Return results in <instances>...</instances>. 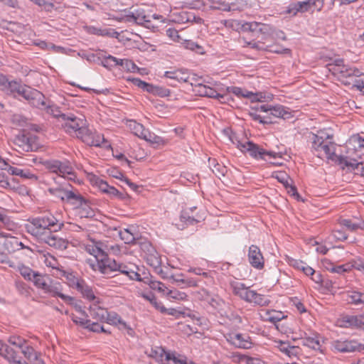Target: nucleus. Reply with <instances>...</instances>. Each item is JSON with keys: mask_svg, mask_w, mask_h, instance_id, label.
<instances>
[{"mask_svg": "<svg viewBox=\"0 0 364 364\" xmlns=\"http://www.w3.org/2000/svg\"><path fill=\"white\" fill-rule=\"evenodd\" d=\"M98 245L96 241L93 240L92 244L87 245L85 246V250L93 255L95 257V262L90 263V266L94 271H99L100 273L102 272L103 266L105 267L108 260H105V255H102L97 248Z\"/></svg>", "mask_w": 364, "mask_h": 364, "instance_id": "2eb2a0df", "label": "nucleus"}, {"mask_svg": "<svg viewBox=\"0 0 364 364\" xmlns=\"http://www.w3.org/2000/svg\"><path fill=\"white\" fill-rule=\"evenodd\" d=\"M269 43H267V48L265 51H269L274 53L277 54H290L291 50L289 48H284L280 46L274 45L271 43L272 42H269Z\"/></svg>", "mask_w": 364, "mask_h": 364, "instance_id": "4d7b16f0", "label": "nucleus"}, {"mask_svg": "<svg viewBox=\"0 0 364 364\" xmlns=\"http://www.w3.org/2000/svg\"><path fill=\"white\" fill-rule=\"evenodd\" d=\"M120 238L126 244H133L135 242L136 237L131 232L130 229H124L119 232Z\"/></svg>", "mask_w": 364, "mask_h": 364, "instance_id": "13d9d810", "label": "nucleus"}, {"mask_svg": "<svg viewBox=\"0 0 364 364\" xmlns=\"http://www.w3.org/2000/svg\"><path fill=\"white\" fill-rule=\"evenodd\" d=\"M44 165L48 171L58 175V177L54 178L55 181H61L65 178L72 181L75 178L74 169L68 160H49L46 161Z\"/></svg>", "mask_w": 364, "mask_h": 364, "instance_id": "423d86ee", "label": "nucleus"}, {"mask_svg": "<svg viewBox=\"0 0 364 364\" xmlns=\"http://www.w3.org/2000/svg\"><path fill=\"white\" fill-rule=\"evenodd\" d=\"M269 116H270L272 119L273 117L282 118L284 119H290L292 117L290 109L280 105L271 106Z\"/></svg>", "mask_w": 364, "mask_h": 364, "instance_id": "7c9ffc66", "label": "nucleus"}, {"mask_svg": "<svg viewBox=\"0 0 364 364\" xmlns=\"http://www.w3.org/2000/svg\"><path fill=\"white\" fill-rule=\"evenodd\" d=\"M187 358L175 351H168L164 364H186Z\"/></svg>", "mask_w": 364, "mask_h": 364, "instance_id": "e433bc0d", "label": "nucleus"}, {"mask_svg": "<svg viewBox=\"0 0 364 364\" xmlns=\"http://www.w3.org/2000/svg\"><path fill=\"white\" fill-rule=\"evenodd\" d=\"M1 91L7 94L23 97L31 105H38L42 99V92L26 85H21L16 81H9L1 75Z\"/></svg>", "mask_w": 364, "mask_h": 364, "instance_id": "20e7f679", "label": "nucleus"}, {"mask_svg": "<svg viewBox=\"0 0 364 364\" xmlns=\"http://www.w3.org/2000/svg\"><path fill=\"white\" fill-rule=\"evenodd\" d=\"M310 0H306L304 1H297L292 3L289 5L284 14H291L295 16L297 13H304L311 10Z\"/></svg>", "mask_w": 364, "mask_h": 364, "instance_id": "bb28decb", "label": "nucleus"}, {"mask_svg": "<svg viewBox=\"0 0 364 364\" xmlns=\"http://www.w3.org/2000/svg\"><path fill=\"white\" fill-rule=\"evenodd\" d=\"M343 296L348 304L354 305L364 304V293L350 291L345 293Z\"/></svg>", "mask_w": 364, "mask_h": 364, "instance_id": "f704fd0d", "label": "nucleus"}, {"mask_svg": "<svg viewBox=\"0 0 364 364\" xmlns=\"http://www.w3.org/2000/svg\"><path fill=\"white\" fill-rule=\"evenodd\" d=\"M17 268L21 274V275L26 280L31 281L33 279L35 275L37 274V272H34L32 269L28 267H26L23 264H18Z\"/></svg>", "mask_w": 364, "mask_h": 364, "instance_id": "09e8293b", "label": "nucleus"}, {"mask_svg": "<svg viewBox=\"0 0 364 364\" xmlns=\"http://www.w3.org/2000/svg\"><path fill=\"white\" fill-rule=\"evenodd\" d=\"M166 295L168 299H174L178 301H184L187 299L188 295L183 291L177 289L167 290Z\"/></svg>", "mask_w": 364, "mask_h": 364, "instance_id": "6e6d98bb", "label": "nucleus"}, {"mask_svg": "<svg viewBox=\"0 0 364 364\" xmlns=\"http://www.w3.org/2000/svg\"><path fill=\"white\" fill-rule=\"evenodd\" d=\"M232 358H234L235 361L243 363L245 364H265L260 359L249 357L247 355L240 353H234L232 355Z\"/></svg>", "mask_w": 364, "mask_h": 364, "instance_id": "c03bdc74", "label": "nucleus"}, {"mask_svg": "<svg viewBox=\"0 0 364 364\" xmlns=\"http://www.w3.org/2000/svg\"><path fill=\"white\" fill-rule=\"evenodd\" d=\"M331 349L333 352L342 353L360 352L364 350V345L355 340L338 339L331 343Z\"/></svg>", "mask_w": 364, "mask_h": 364, "instance_id": "f8f14e48", "label": "nucleus"}, {"mask_svg": "<svg viewBox=\"0 0 364 364\" xmlns=\"http://www.w3.org/2000/svg\"><path fill=\"white\" fill-rule=\"evenodd\" d=\"M1 188L15 191L19 187L18 182L13 177L18 176L23 179L32 182L38 181V177L27 168H20L13 166L7 161L1 159Z\"/></svg>", "mask_w": 364, "mask_h": 364, "instance_id": "f03ea898", "label": "nucleus"}, {"mask_svg": "<svg viewBox=\"0 0 364 364\" xmlns=\"http://www.w3.org/2000/svg\"><path fill=\"white\" fill-rule=\"evenodd\" d=\"M209 164L210 167L213 166L211 168L212 171L218 178L220 176H224L226 174L228 171L227 168L225 166L218 164L215 159H209Z\"/></svg>", "mask_w": 364, "mask_h": 364, "instance_id": "de8ad7c7", "label": "nucleus"}, {"mask_svg": "<svg viewBox=\"0 0 364 364\" xmlns=\"http://www.w3.org/2000/svg\"><path fill=\"white\" fill-rule=\"evenodd\" d=\"M21 350L24 356L31 362L38 355L31 346H26L25 348L23 346Z\"/></svg>", "mask_w": 364, "mask_h": 364, "instance_id": "774afa93", "label": "nucleus"}, {"mask_svg": "<svg viewBox=\"0 0 364 364\" xmlns=\"http://www.w3.org/2000/svg\"><path fill=\"white\" fill-rule=\"evenodd\" d=\"M257 38H259L258 41H245L246 46L250 47L252 48H254L257 50H264L267 48V39H262V36H257Z\"/></svg>", "mask_w": 364, "mask_h": 364, "instance_id": "49530a36", "label": "nucleus"}, {"mask_svg": "<svg viewBox=\"0 0 364 364\" xmlns=\"http://www.w3.org/2000/svg\"><path fill=\"white\" fill-rule=\"evenodd\" d=\"M77 138L89 146H110L109 143L105 139L103 135L92 132L86 126L79 132Z\"/></svg>", "mask_w": 364, "mask_h": 364, "instance_id": "9b49d317", "label": "nucleus"}, {"mask_svg": "<svg viewBox=\"0 0 364 364\" xmlns=\"http://www.w3.org/2000/svg\"><path fill=\"white\" fill-rule=\"evenodd\" d=\"M328 70L340 80L352 78L353 77H360L363 73L355 67H351L344 63L343 58H336L333 60L327 65Z\"/></svg>", "mask_w": 364, "mask_h": 364, "instance_id": "39448f33", "label": "nucleus"}, {"mask_svg": "<svg viewBox=\"0 0 364 364\" xmlns=\"http://www.w3.org/2000/svg\"><path fill=\"white\" fill-rule=\"evenodd\" d=\"M274 38L282 39L285 41L287 39L285 33L282 31H277L272 27V33L269 35H266L265 38L262 37V39H267V42H272Z\"/></svg>", "mask_w": 364, "mask_h": 364, "instance_id": "052dcab7", "label": "nucleus"}, {"mask_svg": "<svg viewBox=\"0 0 364 364\" xmlns=\"http://www.w3.org/2000/svg\"><path fill=\"white\" fill-rule=\"evenodd\" d=\"M248 260L250 264L257 269H262L264 266V259L260 249L252 245L248 250Z\"/></svg>", "mask_w": 364, "mask_h": 364, "instance_id": "4be33fe9", "label": "nucleus"}, {"mask_svg": "<svg viewBox=\"0 0 364 364\" xmlns=\"http://www.w3.org/2000/svg\"><path fill=\"white\" fill-rule=\"evenodd\" d=\"M341 226L345 228L346 230L350 232H355L358 229H363L362 223H355L350 219L341 218L338 221Z\"/></svg>", "mask_w": 364, "mask_h": 364, "instance_id": "a18cd8bd", "label": "nucleus"}, {"mask_svg": "<svg viewBox=\"0 0 364 364\" xmlns=\"http://www.w3.org/2000/svg\"><path fill=\"white\" fill-rule=\"evenodd\" d=\"M6 218L1 214V255L6 253H12L17 250H20L22 245L21 242L18 239L12 235L11 233H7L3 230L5 225Z\"/></svg>", "mask_w": 364, "mask_h": 364, "instance_id": "9d476101", "label": "nucleus"}, {"mask_svg": "<svg viewBox=\"0 0 364 364\" xmlns=\"http://www.w3.org/2000/svg\"><path fill=\"white\" fill-rule=\"evenodd\" d=\"M105 322L111 325H119V328H127V323L122 319V318L115 312H109L107 311V316L105 318Z\"/></svg>", "mask_w": 364, "mask_h": 364, "instance_id": "ea45409f", "label": "nucleus"}, {"mask_svg": "<svg viewBox=\"0 0 364 364\" xmlns=\"http://www.w3.org/2000/svg\"><path fill=\"white\" fill-rule=\"evenodd\" d=\"M63 226V224L55 217L48 214L29 220L26 228L29 234L38 239L51 230H60Z\"/></svg>", "mask_w": 364, "mask_h": 364, "instance_id": "7ed1b4c3", "label": "nucleus"}, {"mask_svg": "<svg viewBox=\"0 0 364 364\" xmlns=\"http://www.w3.org/2000/svg\"><path fill=\"white\" fill-rule=\"evenodd\" d=\"M237 147L244 153H248L250 156L257 159H264V149L252 141L242 143L240 141L237 143Z\"/></svg>", "mask_w": 364, "mask_h": 364, "instance_id": "a211bd4d", "label": "nucleus"}, {"mask_svg": "<svg viewBox=\"0 0 364 364\" xmlns=\"http://www.w3.org/2000/svg\"><path fill=\"white\" fill-rule=\"evenodd\" d=\"M49 281L50 279L48 277L43 276L38 272L35 275L32 280L33 284L38 289H42L45 293L48 288Z\"/></svg>", "mask_w": 364, "mask_h": 364, "instance_id": "79ce46f5", "label": "nucleus"}, {"mask_svg": "<svg viewBox=\"0 0 364 364\" xmlns=\"http://www.w3.org/2000/svg\"><path fill=\"white\" fill-rule=\"evenodd\" d=\"M124 21L129 23H134L138 25H144L149 22V17L146 15L144 9L138 8L129 11L124 17Z\"/></svg>", "mask_w": 364, "mask_h": 364, "instance_id": "b1692460", "label": "nucleus"}, {"mask_svg": "<svg viewBox=\"0 0 364 364\" xmlns=\"http://www.w3.org/2000/svg\"><path fill=\"white\" fill-rule=\"evenodd\" d=\"M56 277H65L69 286L75 289L78 288V284H81L84 281L82 279L76 277L73 272H67L64 269L60 270V274H56Z\"/></svg>", "mask_w": 364, "mask_h": 364, "instance_id": "473e14b6", "label": "nucleus"}, {"mask_svg": "<svg viewBox=\"0 0 364 364\" xmlns=\"http://www.w3.org/2000/svg\"><path fill=\"white\" fill-rule=\"evenodd\" d=\"M79 215L81 218H92L94 216L93 210L87 204V201H85V204L81 205L79 208Z\"/></svg>", "mask_w": 364, "mask_h": 364, "instance_id": "680f3d73", "label": "nucleus"}, {"mask_svg": "<svg viewBox=\"0 0 364 364\" xmlns=\"http://www.w3.org/2000/svg\"><path fill=\"white\" fill-rule=\"evenodd\" d=\"M322 337L317 333H312L310 335L305 333V336L301 338V344L314 350L322 352Z\"/></svg>", "mask_w": 364, "mask_h": 364, "instance_id": "5701e85b", "label": "nucleus"}, {"mask_svg": "<svg viewBox=\"0 0 364 364\" xmlns=\"http://www.w3.org/2000/svg\"><path fill=\"white\" fill-rule=\"evenodd\" d=\"M185 47L186 48L191 50L192 51H194L195 53L198 54H203L204 53V49L203 48L198 44L196 42H193L192 41H187L185 43Z\"/></svg>", "mask_w": 364, "mask_h": 364, "instance_id": "338daca9", "label": "nucleus"}, {"mask_svg": "<svg viewBox=\"0 0 364 364\" xmlns=\"http://www.w3.org/2000/svg\"><path fill=\"white\" fill-rule=\"evenodd\" d=\"M242 29L244 31H250L263 38L272 33L271 26L256 21L245 22L242 24Z\"/></svg>", "mask_w": 364, "mask_h": 364, "instance_id": "dca6fc26", "label": "nucleus"}, {"mask_svg": "<svg viewBox=\"0 0 364 364\" xmlns=\"http://www.w3.org/2000/svg\"><path fill=\"white\" fill-rule=\"evenodd\" d=\"M205 97L217 99L220 102H225L226 100H229L230 98L228 94H220L215 90L210 87L206 89Z\"/></svg>", "mask_w": 364, "mask_h": 364, "instance_id": "8fccbe9b", "label": "nucleus"}, {"mask_svg": "<svg viewBox=\"0 0 364 364\" xmlns=\"http://www.w3.org/2000/svg\"><path fill=\"white\" fill-rule=\"evenodd\" d=\"M277 343L279 350L289 357L296 356L299 353V347L291 346L289 342L279 341Z\"/></svg>", "mask_w": 364, "mask_h": 364, "instance_id": "4c0bfd02", "label": "nucleus"}, {"mask_svg": "<svg viewBox=\"0 0 364 364\" xmlns=\"http://www.w3.org/2000/svg\"><path fill=\"white\" fill-rule=\"evenodd\" d=\"M230 287L235 296H239L241 299L246 301L247 299H248L249 293L251 291L250 287H247L245 284L238 282H231Z\"/></svg>", "mask_w": 364, "mask_h": 364, "instance_id": "c756f323", "label": "nucleus"}, {"mask_svg": "<svg viewBox=\"0 0 364 364\" xmlns=\"http://www.w3.org/2000/svg\"><path fill=\"white\" fill-rule=\"evenodd\" d=\"M55 182L59 185L57 187H50L48 189V191L51 194L55 196L56 198H60L61 200H65V193L68 189L65 186L64 183L60 181H55Z\"/></svg>", "mask_w": 364, "mask_h": 364, "instance_id": "58836bf2", "label": "nucleus"}, {"mask_svg": "<svg viewBox=\"0 0 364 364\" xmlns=\"http://www.w3.org/2000/svg\"><path fill=\"white\" fill-rule=\"evenodd\" d=\"M61 285L59 282H54L50 279V281H49L48 288H47L46 293L50 294L53 296L60 297L64 301L73 304L75 299L61 293Z\"/></svg>", "mask_w": 364, "mask_h": 364, "instance_id": "393cba45", "label": "nucleus"}, {"mask_svg": "<svg viewBox=\"0 0 364 364\" xmlns=\"http://www.w3.org/2000/svg\"><path fill=\"white\" fill-rule=\"evenodd\" d=\"M38 105H33L40 109L46 110V112L53 117L56 118L59 122H62L63 119L65 117V113H63L60 107L55 105L50 104V102H47L45 96L42 93V99L39 100Z\"/></svg>", "mask_w": 364, "mask_h": 364, "instance_id": "f3484780", "label": "nucleus"}, {"mask_svg": "<svg viewBox=\"0 0 364 364\" xmlns=\"http://www.w3.org/2000/svg\"><path fill=\"white\" fill-rule=\"evenodd\" d=\"M265 314L266 320L273 323H276L277 322L280 321L285 317L282 311H277L274 310L267 311H266Z\"/></svg>", "mask_w": 364, "mask_h": 364, "instance_id": "5fc2aeb1", "label": "nucleus"}, {"mask_svg": "<svg viewBox=\"0 0 364 364\" xmlns=\"http://www.w3.org/2000/svg\"><path fill=\"white\" fill-rule=\"evenodd\" d=\"M102 272L101 274L107 276L108 277H115L117 274H111L119 272L120 274H124L130 280L141 281V276L136 271L129 268L123 263H117L114 259L108 260L105 267L103 266Z\"/></svg>", "mask_w": 364, "mask_h": 364, "instance_id": "6e6552de", "label": "nucleus"}, {"mask_svg": "<svg viewBox=\"0 0 364 364\" xmlns=\"http://www.w3.org/2000/svg\"><path fill=\"white\" fill-rule=\"evenodd\" d=\"M65 200L72 203L78 208L81 205L85 204L86 200L78 192L68 190L65 193Z\"/></svg>", "mask_w": 364, "mask_h": 364, "instance_id": "c9c22d12", "label": "nucleus"}, {"mask_svg": "<svg viewBox=\"0 0 364 364\" xmlns=\"http://www.w3.org/2000/svg\"><path fill=\"white\" fill-rule=\"evenodd\" d=\"M77 290L82 294V297L92 303H101V299L95 296V292L91 287H90L85 280L81 284H78Z\"/></svg>", "mask_w": 364, "mask_h": 364, "instance_id": "cd10ccee", "label": "nucleus"}, {"mask_svg": "<svg viewBox=\"0 0 364 364\" xmlns=\"http://www.w3.org/2000/svg\"><path fill=\"white\" fill-rule=\"evenodd\" d=\"M129 127L132 132L138 137L148 141H152L153 136L151 133L148 129H145L141 124L132 120L129 122Z\"/></svg>", "mask_w": 364, "mask_h": 364, "instance_id": "a878e982", "label": "nucleus"}, {"mask_svg": "<svg viewBox=\"0 0 364 364\" xmlns=\"http://www.w3.org/2000/svg\"><path fill=\"white\" fill-rule=\"evenodd\" d=\"M227 90L229 93H233L235 95L240 97L251 98L255 95L252 92L243 90L242 88L235 86L228 87Z\"/></svg>", "mask_w": 364, "mask_h": 364, "instance_id": "603ef678", "label": "nucleus"}, {"mask_svg": "<svg viewBox=\"0 0 364 364\" xmlns=\"http://www.w3.org/2000/svg\"><path fill=\"white\" fill-rule=\"evenodd\" d=\"M326 263L331 266V272L338 274H343L346 272H348L350 270V264H345L342 265L335 266L334 264L331 262L330 261H327Z\"/></svg>", "mask_w": 364, "mask_h": 364, "instance_id": "69168bd1", "label": "nucleus"}, {"mask_svg": "<svg viewBox=\"0 0 364 364\" xmlns=\"http://www.w3.org/2000/svg\"><path fill=\"white\" fill-rule=\"evenodd\" d=\"M341 326L364 329V321L361 316H345L341 319Z\"/></svg>", "mask_w": 364, "mask_h": 364, "instance_id": "c85d7f7f", "label": "nucleus"}, {"mask_svg": "<svg viewBox=\"0 0 364 364\" xmlns=\"http://www.w3.org/2000/svg\"><path fill=\"white\" fill-rule=\"evenodd\" d=\"M53 230L45 234L38 240L57 250H65L68 247V242L53 233Z\"/></svg>", "mask_w": 364, "mask_h": 364, "instance_id": "aec40b11", "label": "nucleus"}, {"mask_svg": "<svg viewBox=\"0 0 364 364\" xmlns=\"http://www.w3.org/2000/svg\"><path fill=\"white\" fill-rule=\"evenodd\" d=\"M307 141L311 151L318 158H326L335 162L343 169L355 171L358 165V159L348 156L337 155L336 154V144L333 141V135L328 130L321 129L317 133L310 132Z\"/></svg>", "mask_w": 364, "mask_h": 364, "instance_id": "f257e3e1", "label": "nucleus"}, {"mask_svg": "<svg viewBox=\"0 0 364 364\" xmlns=\"http://www.w3.org/2000/svg\"><path fill=\"white\" fill-rule=\"evenodd\" d=\"M142 90L149 93L159 95H166L169 92V91L166 89H164L162 87L153 85L148 82L145 83V85L144 86Z\"/></svg>", "mask_w": 364, "mask_h": 364, "instance_id": "3c124183", "label": "nucleus"}, {"mask_svg": "<svg viewBox=\"0 0 364 364\" xmlns=\"http://www.w3.org/2000/svg\"><path fill=\"white\" fill-rule=\"evenodd\" d=\"M141 248L144 252V258L147 264L157 271L161 267V259L156 249L149 242L142 243Z\"/></svg>", "mask_w": 364, "mask_h": 364, "instance_id": "4468645a", "label": "nucleus"}, {"mask_svg": "<svg viewBox=\"0 0 364 364\" xmlns=\"http://www.w3.org/2000/svg\"><path fill=\"white\" fill-rule=\"evenodd\" d=\"M168 351H166L164 348L159 346H155L151 348V350L149 353L150 357L154 358L156 361L159 362L161 364H164V360L166 358V355H167Z\"/></svg>", "mask_w": 364, "mask_h": 364, "instance_id": "37998d69", "label": "nucleus"}, {"mask_svg": "<svg viewBox=\"0 0 364 364\" xmlns=\"http://www.w3.org/2000/svg\"><path fill=\"white\" fill-rule=\"evenodd\" d=\"M98 245V249L100 250V254L105 255V260H111L108 257L109 255V249L110 245V242L107 240H103V241H96Z\"/></svg>", "mask_w": 364, "mask_h": 364, "instance_id": "e2e57ef3", "label": "nucleus"}, {"mask_svg": "<svg viewBox=\"0 0 364 364\" xmlns=\"http://www.w3.org/2000/svg\"><path fill=\"white\" fill-rule=\"evenodd\" d=\"M250 116L255 121H258L259 123L265 124H272L273 123L272 119L269 115H260L258 114V112L255 109H252V112H250Z\"/></svg>", "mask_w": 364, "mask_h": 364, "instance_id": "864d4df0", "label": "nucleus"}, {"mask_svg": "<svg viewBox=\"0 0 364 364\" xmlns=\"http://www.w3.org/2000/svg\"><path fill=\"white\" fill-rule=\"evenodd\" d=\"M172 21L177 23H201L203 19L197 16L193 11H181L173 14Z\"/></svg>", "mask_w": 364, "mask_h": 364, "instance_id": "412c9836", "label": "nucleus"}, {"mask_svg": "<svg viewBox=\"0 0 364 364\" xmlns=\"http://www.w3.org/2000/svg\"><path fill=\"white\" fill-rule=\"evenodd\" d=\"M4 343L1 342V356H4L8 361L14 360L20 357L19 350L22 348L26 341L16 335L4 338Z\"/></svg>", "mask_w": 364, "mask_h": 364, "instance_id": "0eeeda50", "label": "nucleus"}, {"mask_svg": "<svg viewBox=\"0 0 364 364\" xmlns=\"http://www.w3.org/2000/svg\"><path fill=\"white\" fill-rule=\"evenodd\" d=\"M86 329H88L90 331L96 332V333H100L103 332L105 333H110V331L105 328V327L102 325H100L97 322H92L90 320H89V322L87 325L86 326Z\"/></svg>", "mask_w": 364, "mask_h": 364, "instance_id": "bf43d9fd", "label": "nucleus"}, {"mask_svg": "<svg viewBox=\"0 0 364 364\" xmlns=\"http://www.w3.org/2000/svg\"><path fill=\"white\" fill-rule=\"evenodd\" d=\"M99 304H100L97 303H93L89 309V313L93 319L100 322H105V318L107 316V310L100 307Z\"/></svg>", "mask_w": 364, "mask_h": 364, "instance_id": "2f4dec72", "label": "nucleus"}, {"mask_svg": "<svg viewBox=\"0 0 364 364\" xmlns=\"http://www.w3.org/2000/svg\"><path fill=\"white\" fill-rule=\"evenodd\" d=\"M247 302L254 303L261 306H267L270 303V300L263 294H258L257 291L252 290L249 293Z\"/></svg>", "mask_w": 364, "mask_h": 364, "instance_id": "72a5a7b5", "label": "nucleus"}, {"mask_svg": "<svg viewBox=\"0 0 364 364\" xmlns=\"http://www.w3.org/2000/svg\"><path fill=\"white\" fill-rule=\"evenodd\" d=\"M226 339L239 348L249 349L252 345L250 337L245 333H230L227 335Z\"/></svg>", "mask_w": 364, "mask_h": 364, "instance_id": "6ab92c4d", "label": "nucleus"}, {"mask_svg": "<svg viewBox=\"0 0 364 364\" xmlns=\"http://www.w3.org/2000/svg\"><path fill=\"white\" fill-rule=\"evenodd\" d=\"M43 258L46 266L55 269L57 271L56 274H60V271L63 270V267L60 264L57 259L50 254H43Z\"/></svg>", "mask_w": 364, "mask_h": 364, "instance_id": "a19ab883", "label": "nucleus"}, {"mask_svg": "<svg viewBox=\"0 0 364 364\" xmlns=\"http://www.w3.org/2000/svg\"><path fill=\"white\" fill-rule=\"evenodd\" d=\"M86 121L83 119L75 117L73 114H67L62 121L61 127L65 131L70 134L79 135L81 129L85 127Z\"/></svg>", "mask_w": 364, "mask_h": 364, "instance_id": "ddd939ff", "label": "nucleus"}, {"mask_svg": "<svg viewBox=\"0 0 364 364\" xmlns=\"http://www.w3.org/2000/svg\"><path fill=\"white\" fill-rule=\"evenodd\" d=\"M14 144L18 152L33 151L38 149V137L31 133H22L17 135L14 139Z\"/></svg>", "mask_w": 364, "mask_h": 364, "instance_id": "1a4fd4ad", "label": "nucleus"}, {"mask_svg": "<svg viewBox=\"0 0 364 364\" xmlns=\"http://www.w3.org/2000/svg\"><path fill=\"white\" fill-rule=\"evenodd\" d=\"M231 11H242L247 6L245 0H229Z\"/></svg>", "mask_w": 364, "mask_h": 364, "instance_id": "0e129e2a", "label": "nucleus"}]
</instances>
